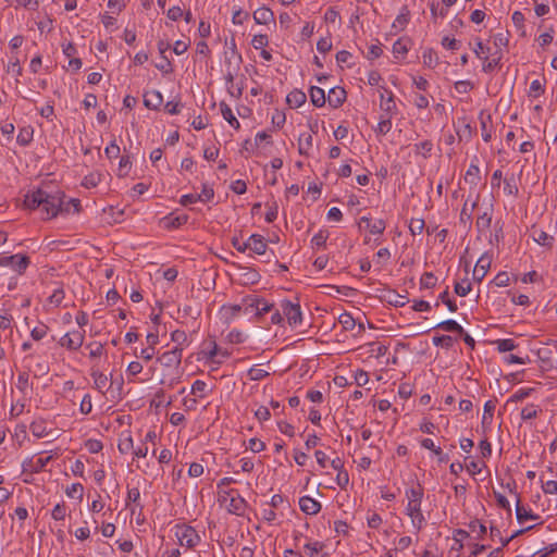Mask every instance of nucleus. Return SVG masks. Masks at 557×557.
I'll return each mask as SVG.
<instances>
[{
  "label": "nucleus",
  "instance_id": "aec40b11",
  "mask_svg": "<svg viewBox=\"0 0 557 557\" xmlns=\"http://www.w3.org/2000/svg\"><path fill=\"white\" fill-rule=\"evenodd\" d=\"M253 20L257 24L267 25L274 21V13L269 8H259L253 12Z\"/></svg>",
  "mask_w": 557,
  "mask_h": 557
},
{
  "label": "nucleus",
  "instance_id": "a878e982",
  "mask_svg": "<svg viewBox=\"0 0 557 557\" xmlns=\"http://www.w3.org/2000/svg\"><path fill=\"white\" fill-rule=\"evenodd\" d=\"M242 304L244 308V313L248 314L253 312L256 314V309L257 306L260 305V300L259 297L256 295H247L242 299Z\"/></svg>",
  "mask_w": 557,
  "mask_h": 557
},
{
  "label": "nucleus",
  "instance_id": "8fccbe9b",
  "mask_svg": "<svg viewBox=\"0 0 557 557\" xmlns=\"http://www.w3.org/2000/svg\"><path fill=\"white\" fill-rule=\"evenodd\" d=\"M540 409L536 405H528L521 410L522 420H531L537 417Z\"/></svg>",
  "mask_w": 557,
  "mask_h": 557
},
{
  "label": "nucleus",
  "instance_id": "e433bc0d",
  "mask_svg": "<svg viewBox=\"0 0 557 557\" xmlns=\"http://www.w3.org/2000/svg\"><path fill=\"white\" fill-rule=\"evenodd\" d=\"M171 339L176 344L175 347L183 348L184 346H188V337L187 334L184 331L175 330L171 334Z\"/></svg>",
  "mask_w": 557,
  "mask_h": 557
},
{
  "label": "nucleus",
  "instance_id": "7ed1b4c3",
  "mask_svg": "<svg viewBox=\"0 0 557 557\" xmlns=\"http://www.w3.org/2000/svg\"><path fill=\"white\" fill-rule=\"evenodd\" d=\"M174 529L175 536L177 537L180 545L191 548L198 545L200 542V536L193 527L186 524H176Z\"/></svg>",
  "mask_w": 557,
  "mask_h": 557
},
{
  "label": "nucleus",
  "instance_id": "39448f33",
  "mask_svg": "<svg viewBox=\"0 0 557 557\" xmlns=\"http://www.w3.org/2000/svg\"><path fill=\"white\" fill-rule=\"evenodd\" d=\"M281 310L292 327L301 324L302 313L299 302H292L290 300L284 299L281 301Z\"/></svg>",
  "mask_w": 557,
  "mask_h": 557
},
{
  "label": "nucleus",
  "instance_id": "3c124183",
  "mask_svg": "<svg viewBox=\"0 0 557 557\" xmlns=\"http://www.w3.org/2000/svg\"><path fill=\"white\" fill-rule=\"evenodd\" d=\"M269 375L270 373L261 368L252 367L248 370V376L251 381H261Z\"/></svg>",
  "mask_w": 557,
  "mask_h": 557
},
{
  "label": "nucleus",
  "instance_id": "58836bf2",
  "mask_svg": "<svg viewBox=\"0 0 557 557\" xmlns=\"http://www.w3.org/2000/svg\"><path fill=\"white\" fill-rule=\"evenodd\" d=\"M391 116L392 115H389V114L381 116L377 127L375 128V132L379 135H386L391 131V128H392Z\"/></svg>",
  "mask_w": 557,
  "mask_h": 557
},
{
  "label": "nucleus",
  "instance_id": "69168bd1",
  "mask_svg": "<svg viewBox=\"0 0 557 557\" xmlns=\"http://www.w3.org/2000/svg\"><path fill=\"white\" fill-rule=\"evenodd\" d=\"M121 152L120 146L115 143V140H112L110 145H108L104 149V154L109 159L117 158Z\"/></svg>",
  "mask_w": 557,
  "mask_h": 557
},
{
  "label": "nucleus",
  "instance_id": "4d7b16f0",
  "mask_svg": "<svg viewBox=\"0 0 557 557\" xmlns=\"http://www.w3.org/2000/svg\"><path fill=\"white\" fill-rule=\"evenodd\" d=\"M438 299L447 306L449 311H457L458 307L456 302L449 298L448 286L443 293L440 294Z\"/></svg>",
  "mask_w": 557,
  "mask_h": 557
},
{
  "label": "nucleus",
  "instance_id": "6e6d98bb",
  "mask_svg": "<svg viewBox=\"0 0 557 557\" xmlns=\"http://www.w3.org/2000/svg\"><path fill=\"white\" fill-rule=\"evenodd\" d=\"M425 222L423 219H411L409 223V231L412 235H419L423 232Z\"/></svg>",
  "mask_w": 557,
  "mask_h": 557
},
{
  "label": "nucleus",
  "instance_id": "5fc2aeb1",
  "mask_svg": "<svg viewBox=\"0 0 557 557\" xmlns=\"http://www.w3.org/2000/svg\"><path fill=\"white\" fill-rule=\"evenodd\" d=\"M259 300L260 305H258L256 309V317L258 319L262 318L265 313L272 311L273 309V304L268 302L264 298L259 297Z\"/></svg>",
  "mask_w": 557,
  "mask_h": 557
},
{
  "label": "nucleus",
  "instance_id": "052dcab7",
  "mask_svg": "<svg viewBox=\"0 0 557 557\" xmlns=\"http://www.w3.org/2000/svg\"><path fill=\"white\" fill-rule=\"evenodd\" d=\"M83 491L84 487L81 483H73L71 486H69L65 491L66 495L71 498H74L77 495L78 499L83 498Z\"/></svg>",
  "mask_w": 557,
  "mask_h": 557
},
{
  "label": "nucleus",
  "instance_id": "c03bdc74",
  "mask_svg": "<svg viewBox=\"0 0 557 557\" xmlns=\"http://www.w3.org/2000/svg\"><path fill=\"white\" fill-rule=\"evenodd\" d=\"M325 547L324 543L315 541L312 543H306L304 545L305 552L310 556L313 557L314 555L322 552V549Z\"/></svg>",
  "mask_w": 557,
  "mask_h": 557
},
{
  "label": "nucleus",
  "instance_id": "20e7f679",
  "mask_svg": "<svg viewBox=\"0 0 557 557\" xmlns=\"http://www.w3.org/2000/svg\"><path fill=\"white\" fill-rule=\"evenodd\" d=\"M30 264V259L26 255H12L0 257V267H10L14 272L22 275Z\"/></svg>",
  "mask_w": 557,
  "mask_h": 557
},
{
  "label": "nucleus",
  "instance_id": "79ce46f5",
  "mask_svg": "<svg viewBox=\"0 0 557 557\" xmlns=\"http://www.w3.org/2000/svg\"><path fill=\"white\" fill-rule=\"evenodd\" d=\"M494 410H495V401L487 400L484 404V412H483V417H482L483 425L491 424Z\"/></svg>",
  "mask_w": 557,
  "mask_h": 557
},
{
  "label": "nucleus",
  "instance_id": "2f4dec72",
  "mask_svg": "<svg viewBox=\"0 0 557 557\" xmlns=\"http://www.w3.org/2000/svg\"><path fill=\"white\" fill-rule=\"evenodd\" d=\"M414 152L421 154L424 159L431 157L433 150V144L431 140H424L413 146Z\"/></svg>",
  "mask_w": 557,
  "mask_h": 557
},
{
  "label": "nucleus",
  "instance_id": "774afa93",
  "mask_svg": "<svg viewBox=\"0 0 557 557\" xmlns=\"http://www.w3.org/2000/svg\"><path fill=\"white\" fill-rule=\"evenodd\" d=\"M65 515H66V506L64 503L57 504L51 512V516L54 520H64Z\"/></svg>",
  "mask_w": 557,
  "mask_h": 557
},
{
  "label": "nucleus",
  "instance_id": "a211bd4d",
  "mask_svg": "<svg viewBox=\"0 0 557 557\" xmlns=\"http://www.w3.org/2000/svg\"><path fill=\"white\" fill-rule=\"evenodd\" d=\"M516 517L519 523H522L524 520H537L540 516L537 513L532 512L531 510H527L520 503L519 495L517 494V505H516Z\"/></svg>",
  "mask_w": 557,
  "mask_h": 557
},
{
  "label": "nucleus",
  "instance_id": "f704fd0d",
  "mask_svg": "<svg viewBox=\"0 0 557 557\" xmlns=\"http://www.w3.org/2000/svg\"><path fill=\"white\" fill-rule=\"evenodd\" d=\"M91 377L94 379V384H95V387L103 393V388L107 386L108 384V377L106 374H103L102 372L98 371V370H92L91 371Z\"/></svg>",
  "mask_w": 557,
  "mask_h": 557
},
{
  "label": "nucleus",
  "instance_id": "9d476101",
  "mask_svg": "<svg viewBox=\"0 0 557 557\" xmlns=\"http://www.w3.org/2000/svg\"><path fill=\"white\" fill-rule=\"evenodd\" d=\"M347 94L343 87L336 86L329 90L327 101L330 107L337 109L346 100Z\"/></svg>",
  "mask_w": 557,
  "mask_h": 557
},
{
  "label": "nucleus",
  "instance_id": "c85d7f7f",
  "mask_svg": "<svg viewBox=\"0 0 557 557\" xmlns=\"http://www.w3.org/2000/svg\"><path fill=\"white\" fill-rule=\"evenodd\" d=\"M29 430L37 438L45 437L48 434L46 421L42 419L33 421L29 425Z\"/></svg>",
  "mask_w": 557,
  "mask_h": 557
},
{
  "label": "nucleus",
  "instance_id": "4be33fe9",
  "mask_svg": "<svg viewBox=\"0 0 557 557\" xmlns=\"http://www.w3.org/2000/svg\"><path fill=\"white\" fill-rule=\"evenodd\" d=\"M309 96L312 104L317 108H321L325 104L326 98L325 92L318 86H311L309 89Z\"/></svg>",
  "mask_w": 557,
  "mask_h": 557
},
{
  "label": "nucleus",
  "instance_id": "4468645a",
  "mask_svg": "<svg viewBox=\"0 0 557 557\" xmlns=\"http://www.w3.org/2000/svg\"><path fill=\"white\" fill-rule=\"evenodd\" d=\"M163 102V97L159 90H151L145 94L144 104L151 110H158Z\"/></svg>",
  "mask_w": 557,
  "mask_h": 557
},
{
  "label": "nucleus",
  "instance_id": "6e6552de",
  "mask_svg": "<svg viewBox=\"0 0 557 557\" xmlns=\"http://www.w3.org/2000/svg\"><path fill=\"white\" fill-rule=\"evenodd\" d=\"M492 258L487 253L482 255L476 261L475 268L473 270V280L476 282H481L486 275L490 267H491Z\"/></svg>",
  "mask_w": 557,
  "mask_h": 557
},
{
  "label": "nucleus",
  "instance_id": "a19ab883",
  "mask_svg": "<svg viewBox=\"0 0 557 557\" xmlns=\"http://www.w3.org/2000/svg\"><path fill=\"white\" fill-rule=\"evenodd\" d=\"M435 346H442L446 349H450L454 345L455 338L450 335H436L432 339Z\"/></svg>",
  "mask_w": 557,
  "mask_h": 557
},
{
  "label": "nucleus",
  "instance_id": "0eeeda50",
  "mask_svg": "<svg viewBox=\"0 0 557 557\" xmlns=\"http://www.w3.org/2000/svg\"><path fill=\"white\" fill-rule=\"evenodd\" d=\"M182 352H183V348L174 347L172 350L163 352L158 358V361L161 363L162 367L176 368L181 364Z\"/></svg>",
  "mask_w": 557,
  "mask_h": 557
},
{
  "label": "nucleus",
  "instance_id": "cd10ccee",
  "mask_svg": "<svg viewBox=\"0 0 557 557\" xmlns=\"http://www.w3.org/2000/svg\"><path fill=\"white\" fill-rule=\"evenodd\" d=\"M479 119L481 124L482 138L485 143H488L492 139V131L487 127V124L491 123L492 117L490 114L484 115V112L482 111L479 115Z\"/></svg>",
  "mask_w": 557,
  "mask_h": 557
},
{
  "label": "nucleus",
  "instance_id": "423d86ee",
  "mask_svg": "<svg viewBox=\"0 0 557 557\" xmlns=\"http://www.w3.org/2000/svg\"><path fill=\"white\" fill-rule=\"evenodd\" d=\"M85 338V331H72L59 339V345L69 350H77L82 347Z\"/></svg>",
  "mask_w": 557,
  "mask_h": 557
},
{
  "label": "nucleus",
  "instance_id": "603ef678",
  "mask_svg": "<svg viewBox=\"0 0 557 557\" xmlns=\"http://www.w3.org/2000/svg\"><path fill=\"white\" fill-rule=\"evenodd\" d=\"M206 359L212 363L221 364L222 360L218 359L219 356V346L215 342L211 343V349L207 352H205Z\"/></svg>",
  "mask_w": 557,
  "mask_h": 557
},
{
  "label": "nucleus",
  "instance_id": "ddd939ff",
  "mask_svg": "<svg viewBox=\"0 0 557 557\" xmlns=\"http://www.w3.org/2000/svg\"><path fill=\"white\" fill-rule=\"evenodd\" d=\"M299 507L307 515H317L321 510V504L310 496L300 497Z\"/></svg>",
  "mask_w": 557,
  "mask_h": 557
},
{
  "label": "nucleus",
  "instance_id": "2eb2a0df",
  "mask_svg": "<svg viewBox=\"0 0 557 557\" xmlns=\"http://www.w3.org/2000/svg\"><path fill=\"white\" fill-rule=\"evenodd\" d=\"M384 300L394 307H404L408 304L409 299L405 295L398 294L396 290L388 289L383 296Z\"/></svg>",
  "mask_w": 557,
  "mask_h": 557
},
{
  "label": "nucleus",
  "instance_id": "0e129e2a",
  "mask_svg": "<svg viewBox=\"0 0 557 557\" xmlns=\"http://www.w3.org/2000/svg\"><path fill=\"white\" fill-rule=\"evenodd\" d=\"M48 326L44 323L34 327L30 332V336L34 341H40L47 335Z\"/></svg>",
  "mask_w": 557,
  "mask_h": 557
},
{
  "label": "nucleus",
  "instance_id": "7c9ffc66",
  "mask_svg": "<svg viewBox=\"0 0 557 557\" xmlns=\"http://www.w3.org/2000/svg\"><path fill=\"white\" fill-rule=\"evenodd\" d=\"M434 329H440L446 332L463 333V327L455 320H445L437 323Z\"/></svg>",
  "mask_w": 557,
  "mask_h": 557
},
{
  "label": "nucleus",
  "instance_id": "b1692460",
  "mask_svg": "<svg viewBox=\"0 0 557 557\" xmlns=\"http://www.w3.org/2000/svg\"><path fill=\"white\" fill-rule=\"evenodd\" d=\"M478 199H479V196L476 197L475 201L471 205V207L469 208L468 207V202L466 201L463 203V207L461 209V212H460V223H462L465 226H469L471 225V222H472V212L473 210L476 208L478 206Z\"/></svg>",
  "mask_w": 557,
  "mask_h": 557
},
{
  "label": "nucleus",
  "instance_id": "09e8293b",
  "mask_svg": "<svg viewBox=\"0 0 557 557\" xmlns=\"http://www.w3.org/2000/svg\"><path fill=\"white\" fill-rule=\"evenodd\" d=\"M437 278L432 272H425L420 278L421 288H433L436 285Z\"/></svg>",
  "mask_w": 557,
  "mask_h": 557
},
{
  "label": "nucleus",
  "instance_id": "412c9836",
  "mask_svg": "<svg viewBox=\"0 0 557 557\" xmlns=\"http://www.w3.org/2000/svg\"><path fill=\"white\" fill-rule=\"evenodd\" d=\"M306 100H307V96L300 89H294L286 97V102L292 108H299L300 106H302L306 102Z\"/></svg>",
  "mask_w": 557,
  "mask_h": 557
},
{
  "label": "nucleus",
  "instance_id": "72a5a7b5",
  "mask_svg": "<svg viewBox=\"0 0 557 557\" xmlns=\"http://www.w3.org/2000/svg\"><path fill=\"white\" fill-rule=\"evenodd\" d=\"M164 220L168 222V224H166L168 227L178 228L182 225L187 223L188 215L187 214H181V215L174 216L173 214H170Z\"/></svg>",
  "mask_w": 557,
  "mask_h": 557
},
{
  "label": "nucleus",
  "instance_id": "13d9d810",
  "mask_svg": "<svg viewBox=\"0 0 557 557\" xmlns=\"http://www.w3.org/2000/svg\"><path fill=\"white\" fill-rule=\"evenodd\" d=\"M367 228L369 230V232L371 234L380 235V234H383V232L385 231L386 224H385L384 220L380 219V220H376L374 223L367 225Z\"/></svg>",
  "mask_w": 557,
  "mask_h": 557
},
{
  "label": "nucleus",
  "instance_id": "393cba45",
  "mask_svg": "<svg viewBox=\"0 0 557 557\" xmlns=\"http://www.w3.org/2000/svg\"><path fill=\"white\" fill-rule=\"evenodd\" d=\"M34 136V129L32 126H24L20 128V132L16 137V141L20 146L26 147L30 144Z\"/></svg>",
  "mask_w": 557,
  "mask_h": 557
},
{
  "label": "nucleus",
  "instance_id": "c9c22d12",
  "mask_svg": "<svg viewBox=\"0 0 557 557\" xmlns=\"http://www.w3.org/2000/svg\"><path fill=\"white\" fill-rule=\"evenodd\" d=\"M424 65L428 67H435L438 64V57L433 49H425L422 53Z\"/></svg>",
  "mask_w": 557,
  "mask_h": 557
},
{
  "label": "nucleus",
  "instance_id": "6ab92c4d",
  "mask_svg": "<svg viewBox=\"0 0 557 557\" xmlns=\"http://www.w3.org/2000/svg\"><path fill=\"white\" fill-rule=\"evenodd\" d=\"M313 146V138L312 135L309 133H302L300 134L298 138V152L301 156L308 157L310 154V149Z\"/></svg>",
  "mask_w": 557,
  "mask_h": 557
},
{
  "label": "nucleus",
  "instance_id": "338daca9",
  "mask_svg": "<svg viewBox=\"0 0 557 557\" xmlns=\"http://www.w3.org/2000/svg\"><path fill=\"white\" fill-rule=\"evenodd\" d=\"M226 314H228V318L233 319L239 315V313L244 312L243 304L238 305H231V306H224L222 308Z\"/></svg>",
  "mask_w": 557,
  "mask_h": 557
},
{
  "label": "nucleus",
  "instance_id": "f257e3e1",
  "mask_svg": "<svg viewBox=\"0 0 557 557\" xmlns=\"http://www.w3.org/2000/svg\"><path fill=\"white\" fill-rule=\"evenodd\" d=\"M49 187H38L28 191L24 197L25 208L29 210L41 209L46 220L53 219L60 213L62 198H65L64 191L60 189L49 190Z\"/></svg>",
  "mask_w": 557,
  "mask_h": 557
},
{
  "label": "nucleus",
  "instance_id": "f8f14e48",
  "mask_svg": "<svg viewBox=\"0 0 557 557\" xmlns=\"http://www.w3.org/2000/svg\"><path fill=\"white\" fill-rule=\"evenodd\" d=\"M384 91L380 94L381 109L389 115L396 113V104L394 101V94L392 90L383 88Z\"/></svg>",
  "mask_w": 557,
  "mask_h": 557
},
{
  "label": "nucleus",
  "instance_id": "f03ea898",
  "mask_svg": "<svg viewBox=\"0 0 557 557\" xmlns=\"http://www.w3.org/2000/svg\"><path fill=\"white\" fill-rule=\"evenodd\" d=\"M408 504L406 513L411 518L412 525L420 531L425 524V518L421 510V503L423 498V487L420 484L412 486L406 491Z\"/></svg>",
  "mask_w": 557,
  "mask_h": 557
},
{
  "label": "nucleus",
  "instance_id": "bf43d9fd",
  "mask_svg": "<svg viewBox=\"0 0 557 557\" xmlns=\"http://www.w3.org/2000/svg\"><path fill=\"white\" fill-rule=\"evenodd\" d=\"M199 198V201L201 202H209L214 198V190L211 186L208 184L202 185L201 194L197 195Z\"/></svg>",
  "mask_w": 557,
  "mask_h": 557
},
{
  "label": "nucleus",
  "instance_id": "de8ad7c7",
  "mask_svg": "<svg viewBox=\"0 0 557 557\" xmlns=\"http://www.w3.org/2000/svg\"><path fill=\"white\" fill-rule=\"evenodd\" d=\"M495 58H493L492 60H488L487 62H485L483 64V71L485 73H491L493 72L496 67L499 66L500 64V60H502V52L500 51H496L494 53Z\"/></svg>",
  "mask_w": 557,
  "mask_h": 557
},
{
  "label": "nucleus",
  "instance_id": "473e14b6",
  "mask_svg": "<svg viewBox=\"0 0 557 557\" xmlns=\"http://www.w3.org/2000/svg\"><path fill=\"white\" fill-rule=\"evenodd\" d=\"M492 223V212H483L476 219L475 226L480 233L490 228Z\"/></svg>",
  "mask_w": 557,
  "mask_h": 557
},
{
  "label": "nucleus",
  "instance_id": "680f3d73",
  "mask_svg": "<svg viewBox=\"0 0 557 557\" xmlns=\"http://www.w3.org/2000/svg\"><path fill=\"white\" fill-rule=\"evenodd\" d=\"M100 182V174L91 173L86 175L82 182V185L86 188L96 187Z\"/></svg>",
  "mask_w": 557,
  "mask_h": 557
},
{
  "label": "nucleus",
  "instance_id": "bb28decb",
  "mask_svg": "<svg viewBox=\"0 0 557 557\" xmlns=\"http://www.w3.org/2000/svg\"><path fill=\"white\" fill-rule=\"evenodd\" d=\"M409 20H410V11L407 5H404L400 9L399 14L395 18V21L393 23V27L404 29L407 26V24L409 23Z\"/></svg>",
  "mask_w": 557,
  "mask_h": 557
},
{
  "label": "nucleus",
  "instance_id": "ea45409f",
  "mask_svg": "<svg viewBox=\"0 0 557 557\" xmlns=\"http://www.w3.org/2000/svg\"><path fill=\"white\" fill-rule=\"evenodd\" d=\"M245 272L242 274L246 284H257L261 275L252 268H244Z\"/></svg>",
  "mask_w": 557,
  "mask_h": 557
},
{
  "label": "nucleus",
  "instance_id": "c756f323",
  "mask_svg": "<svg viewBox=\"0 0 557 557\" xmlns=\"http://www.w3.org/2000/svg\"><path fill=\"white\" fill-rule=\"evenodd\" d=\"M246 508V500L242 497H232L227 506V510L231 513L240 516Z\"/></svg>",
  "mask_w": 557,
  "mask_h": 557
},
{
  "label": "nucleus",
  "instance_id": "e2e57ef3",
  "mask_svg": "<svg viewBox=\"0 0 557 557\" xmlns=\"http://www.w3.org/2000/svg\"><path fill=\"white\" fill-rule=\"evenodd\" d=\"M454 289L458 296L465 297L471 290V283L468 282V280H465L463 283H456Z\"/></svg>",
  "mask_w": 557,
  "mask_h": 557
},
{
  "label": "nucleus",
  "instance_id": "f3484780",
  "mask_svg": "<svg viewBox=\"0 0 557 557\" xmlns=\"http://www.w3.org/2000/svg\"><path fill=\"white\" fill-rule=\"evenodd\" d=\"M532 238L535 243H537L541 246L552 248L554 243V237L548 235L543 230H536L534 226L532 227Z\"/></svg>",
  "mask_w": 557,
  "mask_h": 557
},
{
  "label": "nucleus",
  "instance_id": "9b49d317",
  "mask_svg": "<svg viewBox=\"0 0 557 557\" xmlns=\"http://www.w3.org/2000/svg\"><path fill=\"white\" fill-rule=\"evenodd\" d=\"M268 245L264 237L259 234H252L247 239V249L251 250L257 255H264L267 252Z\"/></svg>",
  "mask_w": 557,
  "mask_h": 557
},
{
  "label": "nucleus",
  "instance_id": "37998d69",
  "mask_svg": "<svg viewBox=\"0 0 557 557\" xmlns=\"http://www.w3.org/2000/svg\"><path fill=\"white\" fill-rule=\"evenodd\" d=\"M329 231L327 230H320L311 239V243L314 247L321 248L324 247L326 244V240L329 238Z\"/></svg>",
  "mask_w": 557,
  "mask_h": 557
},
{
  "label": "nucleus",
  "instance_id": "1a4fd4ad",
  "mask_svg": "<svg viewBox=\"0 0 557 557\" xmlns=\"http://www.w3.org/2000/svg\"><path fill=\"white\" fill-rule=\"evenodd\" d=\"M52 459L51 456L48 457H39L36 460L34 458H28L23 461L22 467L24 471H29L32 473L40 472L45 469L48 462Z\"/></svg>",
  "mask_w": 557,
  "mask_h": 557
},
{
  "label": "nucleus",
  "instance_id": "5701e85b",
  "mask_svg": "<svg viewBox=\"0 0 557 557\" xmlns=\"http://www.w3.org/2000/svg\"><path fill=\"white\" fill-rule=\"evenodd\" d=\"M220 110H221V114L224 117V120L227 121V123L235 129H239L240 123L235 117L232 109L230 108V106L226 102H224V101L220 102Z\"/></svg>",
  "mask_w": 557,
  "mask_h": 557
},
{
  "label": "nucleus",
  "instance_id": "49530a36",
  "mask_svg": "<svg viewBox=\"0 0 557 557\" xmlns=\"http://www.w3.org/2000/svg\"><path fill=\"white\" fill-rule=\"evenodd\" d=\"M511 20L516 28L520 32V35L525 36L524 15L520 11H515Z\"/></svg>",
  "mask_w": 557,
  "mask_h": 557
},
{
  "label": "nucleus",
  "instance_id": "864d4df0",
  "mask_svg": "<svg viewBox=\"0 0 557 557\" xmlns=\"http://www.w3.org/2000/svg\"><path fill=\"white\" fill-rule=\"evenodd\" d=\"M131 160H129V156H123L120 160V163H119V173L117 175L120 177H125L128 175V172L131 170Z\"/></svg>",
  "mask_w": 557,
  "mask_h": 557
},
{
  "label": "nucleus",
  "instance_id": "4c0bfd02",
  "mask_svg": "<svg viewBox=\"0 0 557 557\" xmlns=\"http://www.w3.org/2000/svg\"><path fill=\"white\" fill-rule=\"evenodd\" d=\"M338 322L346 331H351L357 325V321L349 312L342 313L338 318Z\"/></svg>",
  "mask_w": 557,
  "mask_h": 557
},
{
  "label": "nucleus",
  "instance_id": "a18cd8bd",
  "mask_svg": "<svg viewBox=\"0 0 557 557\" xmlns=\"http://www.w3.org/2000/svg\"><path fill=\"white\" fill-rule=\"evenodd\" d=\"M495 344L499 352L511 351L517 347L515 341L511 338L497 339Z\"/></svg>",
  "mask_w": 557,
  "mask_h": 557
},
{
  "label": "nucleus",
  "instance_id": "dca6fc26",
  "mask_svg": "<svg viewBox=\"0 0 557 557\" xmlns=\"http://www.w3.org/2000/svg\"><path fill=\"white\" fill-rule=\"evenodd\" d=\"M478 157L474 156L469 169L466 172L465 181L473 186H476L480 181V169L478 163Z\"/></svg>",
  "mask_w": 557,
  "mask_h": 557
}]
</instances>
